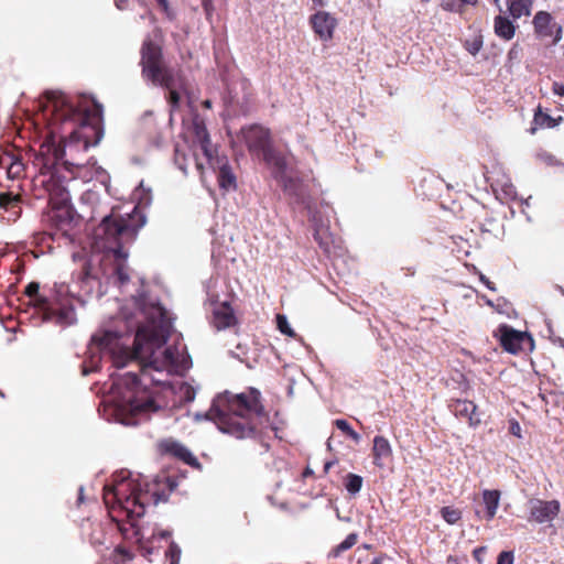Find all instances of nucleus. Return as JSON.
<instances>
[{
    "mask_svg": "<svg viewBox=\"0 0 564 564\" xmlns=\"http://www.w3.org/2000/svg\"><path fill=\"white\" fill-rule=\"evenodd\" d=\"M43 112L48 118V131L36 155L43 175L59 177V169L72 172L83 166L75 152L97 145L102 135V106L82 98L76 104L58 91L44 94Z\"/></svg>",
    "mask_w": 564,
    "mask_h": 564,
    "instance_id": "f257e3e1",
    "label": "nucleus"
},
{
    "mask_svg": "<svg viewBox=\"0 0 564 564\" xmlns=\"http://www.w3.org/2000/svg\"><path fill=\"white\" fill-rule=\"evenodd\" d=\"M218 429L236 438H259L270 429L261 393L249 388L241 393L225 391L214 400L207 413Z\"/></svg>",
    "mask_w": 564,
    "mask_h": 564,
    "instance_id": "f03ea898",
    "label": "nucleus"
},
{
    "mask_svg": "<svg viewBox=\"0 0 564 564\" xmlns=\"http://www.w3.org/2000/svg\"><path fill=\"white\" fill-rule=\"evenodd\" d=\"M143 224L139 213L128 215V218L112 213L104 217L94 230V248L104 253L100 261L102 273L115 284L123 285L130 280L128 252L122 245L132 240Z\"/></svg>",
    "mask_w": 564,
    "mask_h": 564,
    "instance_id": "7ed1b4c3",
    "label": "nucleus"
},
{
    "mask_svg": "<svg viewBox=\"0 0 564 564\" xmlns=\"http://www.w3.org/2000/svg\"><path fill=\"white\" fill-rule=\"evenodd\" d=\"M169 338L164 329H148L138 327L133 347H118L112 350V364L116 368H123L137 362L142 380L150 379V371H176L184 367V357L177 348L166 347L162 350ZM152 381L159 382V380Z\"/></svg>",
    "mask_w": 564,
    "mask_h": 564,
    "instance_id": "20e7f679",
    "label": "nucleus"
},
{
    "mask_svg": "<svg viewBox=\"0 0 564 564\" xmlns=\"http://www.w3.org/2000/svg\"><path fill=\"white\" fill-rule=\"evenodd\" d=\"M175 486L170 477L155 478L151 482L122 478L111 488H105L104 500L113 520L123 521L120 518L123 516L132 528H137L135 520L144 514L145 507L167 501Z\"/></svg>",
    "mask_w": 564,
    "mask_h": 564,
    "instance_id": "39448f33",
    "label": "nucleus"
},
{
    "mask_svg": "<svg viewBox=\"0 0 564 564\" xmlns=\"http://www.w3.org/2000/svg\"><path fill=\"white\" fill-rule=\"evenodd\" d=\"M121 408L134 416H149L161 411L160 393L144 386L134 372H128L117 382Z\"/></svg>",
    "mask_w": 564,
    "mask_h": 564,
    "instance_id": "423d86ee",
    "label": "nucleus"
},
{
    "mask_svg": "<svg viewBox=\"0 0 564 564\" xmlns=\"http://www.w3.org/2000/svg\"><path fill=\"white\" fill-rule=\"evenodd\" d=\"M142 75L154 85L170 87L173 82V69L165 65L162 43L159 37L148 39L141 47Z\"/></svg>",
    "mask_w": 564,
    "mask_h": 564,
    "instance_id": "0eeeda50",
    "label": "nucleus"
},
{
    "mask_svg": "<svg viewBox=\"0 0 564 564\" xmlns=\"http://www.w3.org/2000/svg\"><path fill=\"white\" fill-rule=\"evenodd\" d=\"M494 336L498 338L502 349L512 355L531 352L535 347V343L531 334L528 332L517 330L507 324L499 325L497 330L494 333Z\"/></svg>",
    "mask_w": 564,
    "mask_h": 564,
    "instance_id": "6e6552de",
    "label": "nucleus"
},
{
    "mask_svg": "<svg viewBox=\"0 0 564 564\" xmlns=\"http://www.w3.org/2000/svg\"><path fill=\"white\" fill-rule=\"evenodd\" d=\"M242 135L250 153L262 155L272 147L270 130L260 124L242 129Z\"/></svg>",
    "mask_w": 564,
    "mask_h": 564,
    "instance_id": "1a4fd4ad",
    "label": "nucleus"
},
{
    "mask_svg": "<svg viewBox=\"0 0 564 564\" xmlns=\"http://www.w3.org/2000/svg\"><path fill=\"white\" fill-rule=\"evenodd\" d=\"M529 522H534L539 524L552 522L561 511V503L556 499H531L529 501Z\"/></svg>",
    "mask_w": 564,
    "mask_h": 564,
    "instance_id": "9d476101",
    "label": "nucleus"
},
{
    "mask_svg": "<svg viewBox=\"0 0 564 564\" xmlns=\"http://www.w3.org/2000/svg\"><path fill=\"white\" fill-rule=\"evenodd\" d=\"M447 408L456 419L465 420L470 429H477L481 424L478 406L470 400L452 398Z\"/></svg>",
    "mask_w": 564,
    "mask_h": 564,
    "instance_id": "9b49d317",
    "label": "nucleus"
},
{
    "mask_svg": "<svg viewBox=\"0 0 564 564\" xmlns=\"http://www.w3.org/2000/svg\"><path fill=\"white\" fill-rule=\"evenodd\" d=\"M29 304L42 314L44 322H53L58 325L66 323L68 312L64 308L55 307L48 296L43 293H39L37 296L30 299Z\"/></svg>",
    "mask_w": 564,
    "mask_h": 564,
    "instance_id": "f8f14e48",
    "label": "nucleus"
},
{
    "mask_svg": "<svg viewBox=\"0 0 564 564\" xmlns=\"http://www.w3.org/2000/svg\"><path fill=\"white\" fill-rule=\"evenodd\" d=\"M139 307L149 322V325H142L141 327L148 329H164L169 333L170 323L166 321L167 313L160 303L141 300Z\"/></svg>",
    "mask_w": 564,
    "mask_h": 564,
    "instance_id": "ddd939ff",
    "label": "nucleus"
},
{
    "mask_svg": "<svg viewBox=\"0 0 564 564\" xmlns=\"http://www.w3.org/2000/svg\"><path fill=\"white\" fill-rule=\"evenodd\" d=\"M73 220V212L66 205L53 207L43 215V221L63 235L67 234L72 229Z\"/></svg>",
    "mask_w": 564,
    "mask_h": 564,
    "instance_id": "4468645a",
    "label": "nucleus"
},
{
    "mask_svg": "<svg viewBox=\"0 0 564 564\" xmlns=\"http://www.w3.org/2000/svg\"><path fill=\"white\" fill-rule=\"evenodd\" d=\"M193 134H194V142L198 144L199 149L202 150L203 154L207 159V162L212 164V161L214 159L215 149L213 148L209 133L207 131L206 124L204 120L199 117H195L193 119Z\"/></svg>",
    "mask_w": 564,
    "mask_h": 564,
    "instance_id": "2eb2a0df",
    "label": "nucleus"
},
{
    "mask_svg": "<svg viewBox=\"0 0 564 564\" xmlns=\"http://www.w3.org/2000/svg\"><path fill=\"white\" fill-rule=\"evenodd\" d=\"M371 456L373 465L380 469L386 468L388 463L392 460V447L384 436H375Z\"/></svg>",
    "mask_w": 564,
    "mask_h": 564,
    "instance_id": "dca6fc26",
    "label": "nucleus"
},
{
    "mask_svg": "<svg viewBox=\"0 0 564 564\" xmlns=\"http://www.w3.org/2000/svg\"><path fill=\"white\" fill-rule=\"evenodd\" d=\"M533 24L538 35H561L563 32L560 22L546 11H539L534 15Z\"/></svg>",
    "mask_w": 564,
    "mask_h": 564,
    "instance_id": "f3484780",
    "label": "nucleus"
},
{
    "mask_svg": "<svg viewBox=\"0 0 564 564\" xmlns=\"http://www.w3.org/2000/svg\"><path fill=\"white\" fill-rule=\"evenodd\" d=\"M500 496H501V494L497 489H492V490L485 489L481 492L482 505L485 507V510L482 512L477 509L475 511L476 517L480 520L485 519L487 521H491L495 518L497 510L499 508Z\"/></svg>",
    "mask_w": 564,
    "mask_h": 564,
    "instance_id": "a211bd4d",
    "label": "nucleus"
},
{
    "mask_svg": "<svg viewBox=\"0 0 564 564\" xmlns=\"http://www.w3.org/2000/svg\"><path fill=\"white\" fill-rule=\"evenodd\" d=\"M310 22L316 35H333L337 25V19L326 11H317Z\"/></svg>",
    "mask_w": 564,
    "mask_h": 564,
    "instance_id": "6ab92c4d",
    "label": "nucleus"
},
{
    "mask_svg": "<svg viewBox=\"0 0 564 564\" xmlns=\"http://www.w3.org/2000/svg\"><path fill=\"white\" fill-rule=\"evenodd\" d=\"M261 156L263 161L272 167V174L275 180L286 174L288 161L282 152L271 147Z\"/></svg>",
    "mask_w": 564,
    "mask_h": 564,
    "instance_id": "aec40b11",
    "label": "nucleus"
},
{
    "mask_svg": "<svg viewBox=\"0 0 564 564\" xmlns=\"http://www.w3.org/2000/svg\"><path fill=\"white\" fill-rule=\"evenodd\" d=\"M281 184L283 192L292 197L295 203L303 204L305 200L303 183L299 177H292L288 174L276 178Z\"/></svg>",
    "mask_w": 564,
    "mask_h": 564,
    "instance_id": "412c9836",
    "label": "nucleus"
},
{
    "mask_svg": "<svg viewBox=\"0 0 564 564\" xmlns=\"http://www.w3.org/2000/svg\"><path fill=\"white\" fill-rule=\"evenodd\" d=\"M237 319L231 306L224 302L214 311V324L217 329H225L234 326Z\"/></svg>",
    "mask_w": 564,
    "mask_h": 564,
    "instance_id": "4be33fe9",
    "label": "nucleus"
},
{
    "mask_svg": "<svg viewBox=\"0 0 564 564\" xmlns=\"http://www.w3.org/2000/svg\"><path fill=\"white\" fill-rule=\"evenodd\" d=\"M21 195L13 194L11 192L0 193V207L6 212H12L14 216H20L21 208Z\"/></svg>",
    "mask_w": 564,
    "mask_h": 564,
    "instance_id": "5701e85b",
    "label": "nucleus"
},
{
    "mask_svg": "<svg viewBox=\"0 0 564 564\" xmlns=\"http://www.w3.org/2000/svg\"><path fill=\"white\" fill-rule=\"evenodd\" d=\"M1 164H6L7 174L9 178H19L23 175L24 164L20 158L14 155H7L1 160Z\"/></svg>",
    "mask_w": 564,
    "mask_h": 564,
    "instance_id": "b1692460",
    "label": "nucleus"
},
{
    "mask_svg": "<svg viewBox=\"0 0 564 564\" xmlns=\"http://www.w3.org/2000/svg\"><path fill=\"white\" fill-rule=\"evenodd\" d=\"M563 117L553 118L549 113L543 112L542 108L539 106L533 116V123L539 128H555L562 121Z\"/></svg>",
    "mask_w": 564,
    "mask_h": 564,
    "instance_id": "393cba45",
    "label": "nucleus"
},
{
    "mask_svg": "<svg viewBox=\"0 0 564 564\" xmlns=\"http://www.w3.org/2000/svg\"><path fill=\"white\" fill-rule=\"evenodd\" d=\"M218 183L219 186L225 189L236 187V176L227 160H225V162L219 166Z\"/></svg>",
    "mask_w": 564,
    "mask_h": 564,
    "instance_id": "a878e982",
    "label": "nucleus"
},
{
    "mask_svg": "<svg viewBox=\"0 0 564 564\" xmlns=\"http://www.w3.org/2000/svg\"><path fill=\"white\" fill-rule=\"evenodd\" d=\"M533 0H509L508 9L512 18L519 19L529 15Z\"/></svg>",
    "mask_w": 564,
    "mask_h": 564,
    "instance_id": "bb28decb",
    "label": "nucleus"
},
{
    "mask_svg": "<svg viewBox=\"0 0 564 564\" xmlns=\"http://www.w3.org/2000/svg\"><path fill=\"white\" fill-rule=\"evenodd\" d=\"M357 564H382L383 557L377 556L370 552V546L365 544L357 549Z\"/></svg>",
    "mask_w": 564,
    "mask_h": 564,
    "instance_id": "cd10ccee",
    "label": "nucleus"
},
{
    "mask_svg": "<svg viewBox=\"0 0 564 564\" xmlns=\"http://www.w3.org/2000/svg\"><path fill=\"white\" fill-rule=\"evenodd\" d=\"M495 33L496 35H513L514 25L512 21L503 15H498L495 19Z\"/></svg>",
    "mask_w": 564,
    "mask_h": 564,
    "instance_id": "c85d7f7f",
    "label": "nucleus"
},
{
    "mask_svg": "<svg viewBox=\"0 0 564 564\" xmlns=\"http://www.w3.org/2000/svg\"><path fill=\"white\" fill-rule=\"evenodd\" d=\"M116 336L111 332H105L101 335H94L91 343L101 349L110 348Z\"/></svg>",
    "mask_w": 564,
    "mask_h": 564,
    "instance_id": "c756f323",
    "label": "nucleus"
},
{
    "mask_svg": "<svg viewBox=\"0 0 564 564\" xmlns=\"http://www.w3.org/2000/svg\"><path fill=\"white\" fill-rule=\"evenodd\" d=\"M440 512L448 524H455L462 519V511L453 507H443Z\"/></svg>",
    "mask_w": 564,
    "mask_h": 564,
    "instance_id": "7c9ffc66",
    "label": "nucleus"
},
{
    "mask_svg": "<svg viewBox=\"0 0 564 564\" xmlns=\"http://www.w3.org/2000/svg\"><path fill=\"white\" fill-rule=\"evenodd\" d=\"M276 326H278V329L283 334V335H286L289 337H292V338H295L296 337V334L295 332L291 328L289 322H288V318L285 315H282V314H278L276 315Z\"/></svg>",
    "mask_w": 564,
    "mask_h": 564,
    "instance_id": "2f4dec72",
    "label": "nucleus"
},
{
    "mask_svg": "<svg viewBox=\"0 0 564 564\" xmlns=\"http://www.w3.org/2000/svg\"><path fill=\"white\" fill-rule=\"evenodd\" d=\"M165 557L170 564H178L181 558V549L175 542H170L167 550L165 551Z\"/></svg>",
    "mask_w": 564,
    "mask_h": 564,
    "instance_id": "473e14b6",
    "label": "nucleus"
},
{
    "mask_svg": "<svg viewBox=\"0 0 564 564\" xmlns=\"http://www.w3.org/2000/svg\"><path fill=\"white\" fill-rule=\"evenodd\" d=\"M175 77L173 76V82L170 87H165L169 90L167 101L173 108H177L180 106L181 96L175 90Z\"/></svg>",
    "mask_w": 564,
    "mask_h": 564,
    "instance_id": "72a5a7b5",
    "label": "nucleus"
},
{
    "mask_svg": "<svg viewBox=\"0 0 564 564\" xmlns=\"http://www.w3.org/2000/svg\"><path fill=\"white\" fill-rule=\"evenodd\" d=\"M350 547H352V533L348 534L339 545L332 550L329 555L337 557L340 552L349 550Z\"/></svg>",
    "mask_w": 564,
    "mask_h": 564,
    "instance_id": "f704fd0d",
    "label": "nucleus"
},
{
    "mask_svg": "<svg viewBox=\"0 0 564 564\" xmlns=\"http://www.w3.org/2000/svg\"><path fill=\"white\" fill-rule=\"evenodd\" d=\"M481 39L482 37H469L466 40L465 46L470 54L476 55L480 51L482 46Z\"/></svg>",
    "mask_w": 564,
    "mask_h": 564,
    "instance_id": "c9c22d12",
    "label": "nucleus"
},
{
    "mask_svg": "<svg viewBox=\"0 0 564 564\" xmlns=\"http://www.w3.org/2000/svg\"><path fill=\"white\" fill-rule=\"evenodd\" d=\"M40 292V284L37 282H30L25 289L23 294L30 299L37 296Z\"/></svg>",
    "mask_w": 564,
    "mask_h": 564,
    "instance_id": "e433bc0d",
    "label": "nucleus"
},
{
    "mask_svg": "<svg viewBox=\"0 0 564 564\" xmlns=\"http://www.w3.org/2000/svg\"><path fill=\"white\" fill-rule=\"evenodd\" d=\"M335 426L346 436L352 437V429L346 420L338 419L334 422Z\"/></svg>",
    "mask_w": 564,
    "mask_h": 564,
    "instance_id": "4c0bfd02",
    "label": "nucleus"
},
{
    "mask_svg": "<svg viewBox=\"0 0 564 564\" xmlns=\"http://www.w3.org/2000/svg\"><path fill=\"white\" fill-rule=\"evenodd\" d=\"M441 8L445 11L459 13V2L457 0H442Z\"/></svg>",
    "mask_w": 564,
    "mask_h": 564,
    "instance_id": "58836bf2",
    "label": "nucleus"
},
{
    "mask_svg": "<svg viewBox=\"0 0 564 564\" xmlns=\"http://www.w3.org/2000/svg\"><path fill=\"white\" fill-rule=\"evenodd\" d=\"M509 433L521 438L522 437V429L520 423L516 419L509 420Z\"/></svg>",
    "mask_w": 564,
    "mask_h": 564,
    "instance_id": "ea45409f",
    "label": "nucleus"
},
{
    "mask_svg": "<svg viewBox=\"0 0 564 564\" xmlns=\"http://www.w3.org/2000/svg\"><path fill=\"white\" fill-rule=\"evenodd\" d=\"M513 553L510 551H502L498 555L497 564H513Z\"/></svg>",
    "mask_w": 564,
    "mask_h": 564,
    "instance_id": "a19ab883",
    "label": "nucleus"
},
{
    "mask_svg": "<svg viewBox=\"0 0 564 564\" xmlns=\"http://www.w3.org/2000/svg\"><path fill=\"white\" fill-rule=\"evenodd\" d=\"M90 279H95V276L91 274V265L89 262H86L83 265V270L80 272V281L83 283L88 282Z\"/></svg>",
    "mask_w": 564,
    "mask_h": 564,
    "instance_id": "79ce46f5",
    "label": "nucleus"
},
{
    "mask_svg": "<svg viewBox=\"0 0 564 564\" xmlns=\"http://www.w3.org/2000/svg\"><path fill=\"white\" fill-rule=\"evenodd\" d=\"M175 455L183 458L185 462L189 463V459H192V454L184 447L176 445Z\"/></svg>",
    "mask_w": 564,
    "mask_h": 564,
    "instance_id": "37998d69",
    "label": "nucleus"
},
{
    "mask_svg": "<svg viewBox=\"0 0 564 564\" xmlns=\"http://www.w3.org/2000/svg\"><path fill=\"white\" fill-rule=\"evenodd\" d=\"M479 0H457L459 2V13L464 14L468 6L476 7Z\"/></svg>",
    "mask_w": 564,
    "mask_h": 564,
    "instance_id": "c03bdc74",
    "label": "nucleus"
},
{
    "mask_svg": "<svg viewBox=\"0 0 564 564\" xmlns=\"http://www.w3.org/2000/svg\"><path fill=\"white\" fill-rule=\"evenodd\" d=\"M115 553L119 554L122 558V561H131L132 560V554L124 547L122 546H117L115 549Z\"/></svg>",
    "mask_w": 564,
    "mask_h": 564,
    "instance_id": "a18cd8bd",
    "label": "nucleus"
},
{
    "mask_svg": "<svg viewBox=\"0 0 564 564\" xmlns=\"http://www.w3.org/2000/svg\"><path fill=\"white\" fill-rule=\"evenodd\" d=\"M115 553L119 554L122 558V561H131L132 560V554L124 547L122 546H117L115 549Z\"/></svg>",
    "mask_w": 564,
    "mask_h": 564,
    "instance_id": "49530a36",
    "label": "nucleus"
},
{
    "mask_svg": "<svg viewBox=\"0 0 564 564\" xmlns=\"http://www.w3.org/2000/svg\"><path fill=\"white\" fill-rule=\"evenodd\" d=\"M185 162V155L181 154L180 150L175 149V163L178 165V167L183 171H185L184 163Z\"/></svg>",
    "mask_w": 564,
    "mask_h": 564,
    "instance_id": "de8ad7c7",
    "label": "nucleus"
},
{
    "mask_svg": "<svg viewBox=\"0 0 564 564\" xmlns=\"http://www.w3.org/2000/svg\"><path fill=\"white\" fill-rule=\"evenodd\" d=\"M552 91L560 97H564V84L554 82L552 85Z\"/></svg>",
    "mask_w": 564,
    "mask_h": 564,
    "instance_id": "09e8293b",
    "label": "nucleus"
},
{
    "mask_svg": "<svg viewBox=\"0 0 564 564\" xmlns=\"http://www.w3.org/2000/svg\"><path fill=\"white\" fill-rule=\"evenodd\" d=\"M479 280L490 290V291H496V286H495V283L491 282L485 274L480 273L479 274Z\"/></svg>",
    "mask_w": 564,
    "mask_h": 564,
    "instance_id": "8fccbe9b",
    "label": "nucleus"
},
{
    "mask_svg": "<svg viewBox=\"0 0 564 564\" xmlns=\"http://www.w3.org/2000/svg\"><path fill=\"white\" fill-rule=\"evenodd\" d=\"M345 487L347 489V491L349 494H352V487H354V484H352V473H349L346 475L345 477Z\"/></svg>",
    "mask_w": 564,
    "mask_h": 564,
    "instance_id": "3c124183",
    "label": "nucleus"
},
{
    "mask_svg": "<svg viewBox=\"0 0 564 564\" xmlns=\"http://www.w3.org/2000/svg\"><path fill=\"white\" fill-rule=\"evenodd\" d=\"M195 397V392L194 390L192 389L191 386H186L185 387V399L186 401H192Z\"/></svg>",
    "mask_w": 564,
    "mask_h": 564,
    "instance_id": "603ef678",
    "label": "nucleus"
},
{
    "mask_svg": "<svg viewBox=\"0 0 564 564\" xmlns=\"http://www.w3.org/2000/svg\"><path fill=\"white\" fill-rule=\"evenodd\" d=\"M115 3L119 10H124L128 8L129 0H115Z\"/></svg>",
    "mask_w": 564,
    "mask_h": 564,
    "instance_id": "864d4df0",
    "label": "nucleus"
},
{
    "mask_svg": "<svg viewBox=\"0 0 564 564\" xmlns=\"http://www.w3.org/2000/svg\"><path fill=\"white\" fill-rule=\"evenodd\" d=\"M202 3H203V7H204V10L206 11V13L209 14L213 9V1L212 0H203Z\"/></svg>",
    "mask_w": 564,
    "mask_h": 564,
    "instance_id": "5fc2aeb1",
    "label": "nucleus"
},
{
    "mask_svg": "<svg viewBox=\"0 0 564 564\" xmlns=\"http://www.w3.org/2000/svg\"><path fill=\"white\" fill-rule=\"evenodd\" d=\"M362 486V478L358 475H355V494L360 490Z\"/></svg>",
    "mask_w": 564,
    "mask_h": 564,
    "instance_id": "6e6d98bb",
    "label": "nucleus"
},
{
    "mask_svg": "<svg viewBox=\"0 0 564 564\" xmlns=\"http://www.w3.org/2000/svg\"><path fill=\"white\" fill-rule=\"evenodd\" d=\"M156 3L159 4V7L164 11V12H167L169 11V2L167 0H155Z\"/></svg>",
    "mask_w": 564,
    "mask_h": 564,
    "instance_id": "4d7b16f0",
    "label": "nucleus"
},
{
    "mask_svg": "<svg viewBox=\"0 0 564 564\" xmlns=\"http://www.w3.org/2000/svg\"><path fill=\"white\" fill-rule=\"evenodd\" d=\"M159 536H160L161 539H169V538L171 536V532H169V531H161V532L159 533Z\"/></svg>",
    "mask_w": 564,
    "mask_h": 564,
    "instance_id": "13d9d810",
    "label": "nucleus"
},
{
    "mask_svg": "<svg viewBox=\"0 0 564 564\" xmlns=\"http://www.w3.org/2000/svg\"><path fill=\"white\" fill-rule=\"evenodd\" d=\"M314 6H317V7H324L325 6V0H312Z\"/></svg>",
    "mask_w": 564,
    "mask_h": 564,
    "instance_id": "bf43d9fd",
    "label": "nucleus"
},
{
    "mask_svg": "<svg viewBox=\"0 0 564 564\" xmlns=\"http://www.w3.org/2000/svg\"><path fill=\"white\" fill-rule=\"evenodd\" d=\"M313 475V470L311 468H305V470L303 471V477H307V476H311Z\"/></svg>",
    "mask_w": 564,
    "mask_h": 564,
    "instance_id": "052dcab7",
    "label": "nucleus"
},
{
    "mask_svg": "<svg viewBox=\"0 0 564 564\" xmlns=\"http://www.w3.org/2000/svg\"><path fill=\"white\" fill-rule=\"evenodd\" d=\"M91 543L93 544H102V541L98 536H95V540L91 539Z\"/></svg>",
    "mask_w": 564,
    "mask_h": 564,
    "instance_id": "680f3d73",
    "label": "nucleus"
},
{
    "mask_svg": "<svg viewBox=\"0 0 564 564\" xmlns=\"http://www.w3.org/2000/svg\"><path fill=\"white\" fill-rule=\"evenodd\" d=\"M91 543L93 544H102V541L98 536H95V540L91 539Z\"/></svg>",
    "mask_w": 564,
    "mask_h": 564,
    "instance_id": "e2e57ef3",
    "label": "nucleus"
},
{
    "mask_svg": "<svg viewBox=\"0 0 564 564\" xmlns=\"http://www.w3.org/2000/svg\"><path fill=\"white\" fill-rule=\"evenodd\" d=\"M203 106L206 107V108H212V101L210 100H205L203 102Z\"/></svg>",
    "mask_w": 564,
    "mask_h": 564,
    "instance_id": "0e129e2a",
    "label": "nucleus"
},
{
    "mask_svg": "<svg viewBox=\"0 0 564 564\" xmlns=\"http://www.w3.org/2000/svg\"><path fill=\"white\" fill-rule=\"evenodd\" d=\"M539 395H540V398H541L543 401H545V394H544V393H540Z\"/></svg>",
    "mask_w": 564,
    "mask_h": 564,
    "instance_id": "69168bd1",
    "label": "nucleus"
},
{
    "mask_svg": "<svg viewBox=\"0 0 564 564\" xmlns=\"http://www.w3.org/2000/svg\"><path fill=\"white\" fill-rule=\"evenodd\" d=\"M354 437H355V442H356V441H358L359 435L355 432Z\"/></svg>",
    "mask_w": 564,
    "mask_h": 564,
    "instance_id": "338daca9",
    "label": "nucleus"
},
{
    "mask_svg": "<svg viewBox=\"0 0 564 564\" xmlns=\"http://www.w3.org/2000/svg\"><path fill=\"white\" fill-rule=\"evenodd\" d=\"M561 346L564 347V339H560Z\"/></svg>",
    "mask_w": 564,
    "mask_h": 564,
    "instance_id": "774afa93",
    "label": "nucleus"
}]
</instances>
